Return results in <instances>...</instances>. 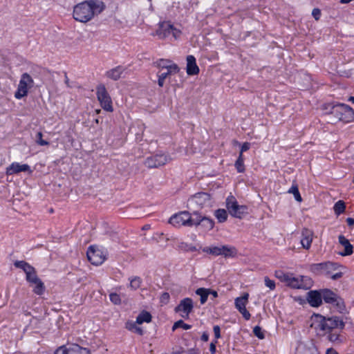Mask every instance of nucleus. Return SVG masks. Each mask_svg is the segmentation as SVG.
<instances>
[{
	"label": "nucleus",
	"instance_id": "60",
	"mask_svg": "<svg viewBox=\"0 0 354 354\" xmlns=\"http://www.w3.org/2000/svg\"><path fill=\"white\" fill-rule=\"evenodd\" d=\"M95 122H96V123H98V122H99V120H98V119H96V120H95Z\"/></svg>",
	"mask_w": 354,
	"mask_h": 354
},
{
	"label": "nucleus",
	"instance_id": "52",
	"mask_svg": "<svg viewBox=\"0 0 354 354\" xmlns=\"http://www.w3.org/2000/svg\"><path fill=\"white\" fill-rule=\"evenodd\" d=\"M160 299H161L162 301H169V293L168 292L162 293V295H161Z\"/></svg>",
	"mask_w": 354,
	"mask_h": 354
},
{
	"label": "nucleus",
	"instance_id": "42",
	"mask_svg": "<svg viewBox=\"0 0 354 354\" xmlns=\"http://www.w3.org/2000/svg\"><path fill=\"white\" fill-rule=\"evenodd\" d=\"M253 333L256 337H257L260 339H263L265 338L264 333L262 331L261 328L259 326H257L253 328Z\"/></svg>",
	"mask_w": 354,
	"mask_h": 354
},
{
	"label": "nucleus",
	"instance_id": "59",
	"mask_svg": "<svg viewBox=\"0 0 354 354\" xmlns=\"http://www.w3.org/2000/svg\"><path fill=\"white\" fill-rule=\"evenodd\" d=\"M100 112H101V110H100V109H96V110H95V113H96V114H99Z\"/></svg>",
	"mask_w": 354,
	"mask_h": 354
},
{
	"label": "nucleus",
	"instance_id": "50",
	"mask_svg": "<svg viewBox=\"0 0 354 354\" xmlns=\"http://www.w3.org/2000/svg\"><path fill=\"white\" fill-rule=\"evenodd\" d=\"M250 147V144L249 142H244L242 146H241V151L240 153H241V154H243V153L244 151H248Z\"/></svg>",
	"mask_w": 354,
	"mask_h": 354
},
{
	"label": "nucleus",
	"instance_id": "12",
	"mask_svg": "<svg viewBox=\"0 0 354 354\" xmlns=\"http://www.w3.org/2000/svg\"><path fill=\"white\" fill-rule=\"evenodd\" d=\"M188 205L192 207H208L211 205V196L206 192H198L188 199Z\"/></svg>",
	"mask_w": 354,
	"mask_h": 354
},
{
	"label": "nucleus",
	"instance_id": "21",
	"mask_svg": "<svg viewBox=\"0 0 354 354\" xmlns=\"http://www.w3.org/2000/svg\"><path fill=\"white\" fill-rule=\"evenodd\" d=\"M296 354H318L315 345L312 342H299L296 348Z\"/></svg>",
	"mask_w": 354,
	"mask_h": 354
},
{
	"label": "nucleus",
	"instance_id": "16",
	"mask_svg": "<svg viewBox=\"0 0 354 354\" xmlns=\"http://www.w3.org/2000/svg\"><path fill=\"white\" fill-rule=\"evenodd\" d=\"M169 158L165 154H156L148 157L145 160V165L148 168H156L165 165Z\"/></svg>",
	"mask_w": 354,
	"mask_h": 354
},
{
	"label": "nucleus",
	"instance_id": "27",
	"mask_svg": "<svg viewBox=\"0 0 354 354\" xmlns=\"http://www.w3.org/2000/svg\"><path fill=\"white\" fill-rule=\"evenodd\" d=\"M151 318L152 317L150 313L142 310L136 317V323L138 324H142L144 322L149 323L151 321Z\"/></svg>",
	"mask_w": 354,
	"mask_h": 354
},
{
	"label": "nucleus",
	"instance_id": "15",
	"mask_svg": "<svg viewBox=\"0 0 354 354\" xmlns=\"http://www.w3.org/2000/svg\"><path fill=\"white\" fill-rule=\"evenodd\" d=\"M88 260L93 265L102 264L105 260L102 251L95 246L91 245L86 252Z\"/></svg>",
	"mask_w": 354,
	"mask_h": 354
},
{
	"label": "nucleus",
	"instance_id": "19",
	"mask_svg": "<svg viewBox=\"0 0 354 354\" xmlns=\"http://www.w3.org/2000/svg\"><path fill=\"white\" fill-rule=\"evenodd\" d=\"M314 266L317 269L324 271L326 277L329 276L332 273H335L341 267L339 263L330 261L317 263L315 264Z\"/></svg>",
	"mask_w": 354,
	"mask_h": 354
},
{
	"label": "nucleus",
	"instance_id": "29",
	"mask_svg": "<svg viewBox=\"0 0 354 354\" xmlns=\"http://www.w3.org/2000/svg\"><path fill=\"white\" fill-rule=\"evenodd\" d=\"M196 294L200 296V301L201 304H204L208 298V288H199L196 290Z\"/></svg>",
	"mask_w": 354,
	"mask_h": 354
},
{
	"label": "nucleus",
	"instance_id": "47",
	"mask_svg": "<svg viewBox=\"0 0 354 354\" xmlns=\"http://www.w3.org/2000/svg\"><path fill=\"white\" fill-rule=\"evenodd\" d=\"M239 311L242 314V315L245 318V319L249 320L250 319L251 315L248 311V310L246 309L245 307L239 310Z\"/></svg>",
	"mask_w": 354,
	"mask_h": 354
},
{
	"label": "nucleus",
	"instance_id": "48",
	"mask_svg": "<svg viewBox=\"0 0 354 354\" xmlns=\"http://www.w3.org/2000/svg\"><path fill=\"white\" fill-rule=\"evenodd\" d=\"M213 330L214 333V336L216 340L221 337V328L218 325H216L213 327Z\"/></svg>",
	"mask_w": 354,
	"mask_h": 354
},
{
	"label": "nucleus",
	"instance_id": "2",
	"mask_svg": "<svg viewBox=\"0 0 354 354\" xmlns=\"http://www.w3.org/2000/svg\"><path fill=\"white\" fill-rule=\"evenodd\" d=\"M274 276L285 285L292 289L308 290L313 284V279L308 276L299 275L295 277L293 273L276 270Z\"/></svg>",
	"mask_w": 354,
	"mask_h": 354
},
{
	"label": "nucleus",
	"instance_id": "31",
	"mask_svg": "<svg viewBox=\"0 0 354 354\" xmlns=\"http://www.w3.org/2000/svg\"><path fill=\"white\" fill-rule=\"evenodd\" d=\"M214 216L219 223H223L227 218V213L224 209H218L216 210Z\"/></svg>",
	"mask_w": 354,
	"mask_h": 354
},
{
	"label": "nucleus",
	"instance_id": "5",
	"mask_svg": "<svg viewBox=\"0 0 354 354\" xmlns=\"http://www.w3.org/2000/svg\"><path fill=\"white\" fill-rule=\"evenodd\" d=\"M194 212L191 214L189 212L184 211L173 215L169 220V223L176 227L182 225L194 226Z\"/></svg>",
	"mask_w": 354,
	"mask_h": 354
},
{
	"label": "nucleus",
	"instance_id": "20",
	"mask_svg": "<svg viewBox=\"0 0 354 354\" xmlns=\"http://www.w3.org/2000/svg\"><path fill=\"white\" fill-rule=\"evenodd\" d=\"M28 172L32 173V170L30 167L27 164H19V162H12L8 167L6 169V174L7 175H14L19 174L20 172Z\"/></svg>",
	"mask_w": 354,
	"mask_h": 354
},
{
	"label": "nucleus",
	"instance_id": "8",
	"mask_svg": "<svg viewBox=\"0 0 354 354\" xmlns=\"http://www.w3.org/2000/svg\"><path fill=\"white\" fill-rule=\"evenodd\" d=\"M226 207L233 217L242 218L244 215L248 213V208L246 205H239L234 197H228L226 200Z\"/></svg>",
	"mask_w": 354,
	"mask_h": 354
},
{
	"label": "nucleus",
	"instance_id": "38",
	"mask_svg": "<svg viewBox=\"0 0 354 354\" xmlns=\"http://www.w3.org/2000/svg\"><path fill=\"white\" fill-rule=\"evenodd\" d=\"M170 75L167 72H159L158 74V86H160V87H162L164 86V84H165V79L169 76Z\"/></svg>",
	"mask_w": 354,
	"mask_h": 354
},
{
	"label": "nucleus",
	"instance_id": "34",
	"mask_svg": "<svg viewBox=\"0 0 354 354\" xmlns=\"http://www.w3.org/2000/svg\"><path fill=\"white\" fill-rule=\"evenodd\" d=\"M14 266L17 268L23 270L25 273L28 270H30L31 267H32L31 265L24 261H16L14 263Z\"/></svg>",
	"mask_w": 354,
	"mask_h": 354
},
{
	"label": "nucleus",
	"instance_id": "35",
	"mask_svg": "<svg viewBox=\"0 0 354 354\" xmlns=\"http://www.w3.org/2000/svg\"><path fill=\"white\" fill-rule=\"evenodd\" d=\"M178 328H182L184 330H189L192 328V326L185 323L182 319H180L174 324L172 330L174 331Z\"/></svg>",
	"mask_w": 354,
	"mask_h": 354
},
{
	"label": "nucleus",
	"instance_id": "7",
	"mask_svg": "<svg viewBox=\"0 0 354 354\" xmlns=\"http://www.w3.org/2000/svg\"><path fill=\"white\" fill-rule=\"evenodd\" d=\"M33 86L34 81L32 77L27 73H23L21 76L17 90L15 93V98L19 100L26 96L28 93V90Z\"/></svg>",
	"mask_w": 354,
	"mask_h": 354
},
{
	"label": "nucleus",
	"instance_id": "28",
	"mask_svg": "<svg viewBox=\"0 0 354 354\" xmlns=\"http://www.w3.org/2000/svg\"><path fill=\"white\" fill-rule=\"evenodd\" d=\"M137 324H138L136 323V321L135 322H132V321H128L126 323V328L127 330L132 331L133 333H136L140 335H142L143 330L142 329V328L138 326Z\"/></svg>",
	"mask_w": 354,
	"mask_h": 354
},
{
	"label": "nucleus",
	"instance_id": "32",
	"mask_svg": "<svg viewBox=\"0 0 354 354\" xmlns=\"http://www.w3.org/2000/svg\"><path fill=\"white\" fill-rule=\"evenodd\" d=\"M345 209H346L345 203L341 200H339L337 203H335V204L333 207L335 214L337 216L344 213L345 211Z\"/></svg>",
	"mask_w": 354,
	"mask_h": 354
},
{
	"label": "nucleus",
	"instance_id": "18",
	"mask_svg": "<svg viewBox=\"0 0 354 354\" xmlns=\"http://www.w3.org/2000/svg\"><path fill=\"white\" fill-rule=\"evenodd\" d=\"M322 299L326 303L330 304H336L338 308L342 310L344 308V303L342 301H337V295L333 291L326 289L322 293Z\"/></svg>",
	"mask_w": 354,
	"mask_h": 354
},
{
	"label": "nucleus",
	"instance_id": "24",
	"mask_svg": "<svg viewBox=\"0 0 354 354\" xmlns=\"http://www.w3.org/2000/svg\"><path fill=\"white\" fill-rule=\"evenodd\" d=\"M307 300L313 307H318L322 304V294L317 290H311L308 292Z\"/></svg>",
	"mask_w": 354,
	"mask_h": 354
},
{
	"label": "nucleus",
	"instance_id": "26",
	"mask_svg": "<svg viewBox=\"0 0 354 354\" xmlns=\"http://www.w3.org/2000/svg\"><path fill=\"white\" fill-rule=\"evenodd\" d=\"M339 243L344 248V251L339 252L342 256H349L353 252V246L350 243L349 241L344 236L339 235L338 237Z\"/></svg>",
	"mask_w": 354,
	"mask_h": 354
},
{
	"label": "nucleus",
	"instance_id": "1",
	"mask_svg": "<svg viewBox=\"0 0 354 354\" xmlns=\"http://www.w3.org/2000/svg\"><path fill=\"white\" fill-rule=\"evenodd\" d=\"M105 9L104 3L99 0H87L75 5L73 17L75 20L86 23Z\"/></svg>",
	"mask_w": 354,
	"mask_h": 354
},
{
	"label": "nucleus",
	"instance_id": "54",
	"mask_svg": "<svg viewBox=\"0 0 354 354\" xmlns=\"http://www.w3.org/2000/svg\"><path fill=\"white\" fill-rule=\"evenodd\" d=\"M209 339V334L207 332H204L201 335V340L203 342H207Z\"/></svg>",
	"mask_w": 354,
	"mask_h": 354
},
{
	"label": "nucleus",
	"instance_id": "4",
	"mask_svg": "<svg viewBox=\"0 0 354 354\" xmlns=\"http://www.w3.org/2000/svg\"><path fill=\"white\" fill-rule=\"evenodd\" d=\"M156 35L160 39L173 38L177 39L181 35V31L174 26L170 21H162L159 24Z\"/></svg>",
	"mask_w": 354,
	"mask_h": 354
},
{
	"label": "nucleus",
	"instance_id": "61",
	"mask_svg": "<svg viewBox=\"0 0 354 354\" xmlns=\"http://www.w3.org/2000/svg\"><path fill=\"white\" fill-rule=\"evenodd\" d=\"M55 354H56V351H55Z\"/></svg>",
	"mask_w": 354,
	"mask_h": 354
},
{
	"label": "nucleus",
	"instance_id": "57",
	"mask_svg": "<svg viewBox=\"0 0 354 354\" xmlns=\"http://www.w3.org/2000/svg\"><path fill=\"white\" fill-rule=\"evenodd\" d=\"M352 0H340V3H348L351 1Z\"/></svg>",
	"mask_w": 354,
	"mask_h": 354
},
{
	"label": "nucleus",
	"instance_id": "44",
	"mask_svg": "<svg viewBox=\"0 0 354 354\" xmlns=\"http://www.w3.org/2000/svg\"><path fill=\"white\" fill-rule=\"evenodd\" d=\"M109 299L114 304H120L121 303L120 297L117 293H111L109 295Z\"/></svg>",
	"mask_w": 354,
	"mask_h": 354
},
{
	"label": "nucleus",
	"instance_id": "53",
	"mask_svg": "<svg viewBox=\"0 0 354 354\" xmlns=\"http://www.w3.org/2000/svg\"><path fill=\"white\" fill-rule=\"evenodd\" d=\"M208 292H209V295L212 296V299H215L218 297V293L215 290L208 288Z\"/></svg>",
	"mask_w": 354,
	"mask_h": 354
},
{
	"label": "nucleus",
	"instance_id": "6",
	"mask_svg": "<svg viewBox=\"0 0 354 354\" xmlns=\"http://www.w3.org/2000/svg\"><path fill=\"white\" fill-rule=\"evenodd\" d=\"M319 318L320 321L319 322L317 328L322 331L323 334L329 333L334 329L343 328L344 326V323L337 317L326 319L320 316Z\"/></svg>",
	"mask_w": 354,
	"mask_h": 354
},
{
	"label": "nucleus",
	"instance_id": "22",
	"mask_svg": "<svg viewBox=\"0 0 354 354\" xmlns=\"http://www.w3.org/2000/svg\"><path fill=\"white\" fill-rule=\"evenodd\" d=\"M313 232L308 228H304L301 231V244L304 249L308 250L313 241Z\"/></svg>",
	"mask_w": 354,
	"mask_h": 354
},
{
	"label": "nucleus",
	"instance_id": "45",
	"mask_svg": "<svg viewBox=\"0 0 354 354\" xmlns=\"http://www.w3.org/2000/svg\"><path fill=\"white\" fill-rule=\"evenodd\" d=\"M265 285L270 290H274L276 287L274 281L270 279L268 277H264Z\"/></svg>",
	"mask_w": 354,
	"mask_h": 354
},
{
	"label": "nucleus",
	"instance_id": "9",
	"mask_svg": "<svg viewBox=\"0 0 354 354\" xmlns=\"http://www.w3.org/2000/svg\"><path fill=\"white\" fill-rule=\"evenodd\" d=\"M97 98L102 108L108 112L113 111L111 98L104 84H100L96 87Z\"/></svg>",
	"mask_w": 354,
	"mask_h": 354
},
{
	"label": "nucleus",
	"instance_id": "49",
	"mask_svg": "<svg viewBox=\"0 0 354 354\" xmlns=\"http://www.w3.org/2000/svg\"><path fill=\"white\" fill-rule=\"evenodd\" d=\"M312 15L316 20H318L321 16V11L319 8H314Z\"/></svg>",
	"mask_w": 354,
	"mask_h": 354
},
{
	"label": "nucleus",
	"instance_id": "14",
	"mask_svg": "<svg viewBox=\"0 0 354 354\" xmlns=\"http://www.w3.org/2000/svg\"><path fill=\"white\" fill-rule=\"evenodd\" d=\"M56 354H91V351L87 348L73 344L68 348L65 345L58 347L56 349Z\"/></svg>",
	"mask_w": 354,
	"mask_h": 354
},
{
	"label": "nucleus",
	"instance_id": "43",
	"mask_svg": "<svg viewBox=\"0 0 354 354\" xmlns=\"http://www.w3.org/2000/svg\"><path fill=\"white\" fill-rule=\"evenodd\" d=\"M171 61L169 59H160L157 62V65L159 68L164 69V68H166L168 65L171 64Z\"/></svg>",
	"mask_w": 354,
	"mask_h": 354
},
{
	"label": "nucleus",
	"instance_id": "23",
	"mask_svg": "<svg viewBox=\"0 0 354 354\" xmlns=\"http://www.w3.org/2000/svg\"><path fill=\"white\" fill-rule=\"evenodd\" d=\"M126 68L122 66H118L113 68H111L107 71L105 73L106 77L117 81L122 77H123V74L125 73Z\"/></svg>",
	"mask_w": 354,
	"mask_h": 354
},
{
	"label": "nucleus",
	"instance_id": "55",
	"mask_svg": "<svg viewBox=\"0 0 354 354\" xmlns=\"http://www.w3.org/2000/svg\"><path fill=\"white\" fill-rule=\"evenodd\" d=\"M346 223L349 227H352L354 225V219L353 218L348 217L346 218Z\"/></svg>",
	"mask_w": 354,
	"mask_h": 354
},
{
	"label": "nucleus",
	"instance_id": "58",
	"mask_svg": "<svg viewBox=\"0 0 354 354\" xmlns=\"http://www.w3.org/2000/svg\"><path fill=\"white\" fill-rule=\"evenodd\" d=\"M348 100H349L350 102H352L353 103H354V97H351L348 99Z\"/></svg>",
	"mask_w": 354,
	"mask_h": 354
},
{
	"label": "nucleus",
	"instance_id": "13",
	"mask_svg": "<svg viewBox=\"0 0 354 354\" xmlns=\"http://www.w3.org/2000/svg\"><path fill=\"white\" fill-rule=\"evenodd\" d=\"M193 308V300L191 298L187 297L180 301L179 304L176 306L174 310L176 313H179L183 318L188 319Z\"/></svg>",
	"mask_w": 354,
	"mask_h": 354
},
{
	"label": "nucleus",
	"instance_id": "17",
	"mask_svg": "<svg viewBox=\"0 0 354 354\" xmlns=\"http://www.w3.org/2000/svg\"><path fill=\"white\" fill-rule=\"evenodd\" d=\"M194 225H201L205 230H210L214 226V221L207 216L201 215L198 212H194Z\"/></svg>",
	"mask_w": 354,
	"mask_h": 354
},
{
	"label": "nucleus",
	"instance_id": "46",
	"mask_svg": "<svg viewBox=\"0 0 354 354\" xmlns=\"http://www.w3.org/2000/svg\"><path fill=\"white\" fill-rule=\"evenodd\" d=\"M343 276V272L341 271H336L335 273H332L328 277L330 278L333 280H337L340 278H342Z\"/></svg>",
	"mask_w": 354,
	"mask_h": 354
},
{
	"label": "nucleus",
	"instance_id": "56",
	"mask_svg": "<svg viewBox=\"0 0 354 354\" xmlns=\"http://www.w3.org/2000/svg\"><path fill=\"white\" fill-rule=\"evenodd\" d=\"M64 82H65V84H66L67 87H68V88L71 87V86L70 85L69 79H68L66 73H65V80H64Z\"/></svg>",
	"mask_w": 354,
	"mask_h": 354
},
{
	"label": "nucleus",
	"instance_id": "37",
	"mask_svg": "<svg viewBox=\"0 0 354 354\" xmlns=\"http://www.w3.org/2000/svg\"><path fill=\"white\" fill-rule=\"evenodd\" d=\"M289 193H292L297 201H301L302 198L299 192L297 185H292L288 191Z\"/></svg>",
	"mask_w": 354,
	"mask_h": 354
},
{
	"label": "nucleus",
	"instance_id": "40",
	"mask_svg": "<svg viewBox=\"0 0 354 354\" xmlns=\"http://www.w3.org/2000/svg\"><path fill=\"white\" fill-rule=\"evenodd\" d=\"M165 69L167 70V72L169 75L177 73H178V71L180 70V68L178 66V65L176 64H174V63H172V62L171 63V64L168 65L167 67Z\"/></svg>",
	"mask_w": 354,
	"mask_h": 354
},
{
	"label": "nucleus",
	"instance_id": "33",
	"mask_svg": "<svg viewBox=\"0 0 354 354\" xmlns=\"http://www.w3.org/2000/svg\"><path fill=\"white\" fill-rule=\"evenodd\" d=\"M234 165L238 172L241 173L245 171L243 155L241 153H239Z\"/></svg>",
	"mask_w": 354,
	"mask_h": 354
},
{
	"label": "nucleus",
	"instance_id": "51",
	"mask_svg": "<svg viewBox=\"0 0 354 354\" xmlns=\"http://www.w3.org/2000/svg\"><path fill=\"white\" fill-rule=\"evenodd\" d=\"M217 343V341L215 340L214 342H212L209 345V351L212 354H214L216 353V344Z\"/></svg>",
	"mask_w": 354,
	"mask_h": 354
},
{
	"label": "nucleus",
	"instance_id": "25",
	"mask_svg": "<svg viewBox=\"0 0 354 354\" xmlns=\"http://www.w3.org/2000/svg\"><path fill=\"white\" fill-rule=\"evenodd\" d=\"M187 73L189 75H195L199 73V68L196 64V58L193 55L187 57Z\"/></svg>",
	"mask_w": 354,
	"mask_h": 354
},
{
	"label": "nucleus",
	"instance_id": "30",
	"mask_svg": "<svg viewBox=\"0 0 354 354\" xmlns=\"http://www.w3.org/2000/svg\"><path fill=\"white\" fill-rule=\"evenodd\" d=\"M248 294H245L241 297H238L235 299L236 308L239 310L245 307L248 302Z\"/></svg>",
	"mask_w": 354,
	"mask_h": 354
},
{
	"label": "nucleus",
	"instance_id": "10",
	"mask_svg": "<svg viewBox=\"0 0 354 354\" xmlns=\"http://www.w3.org/2000/svg\"><path fill=\"white\" fill-rule=\"evenodd\" d=\"M26 279L30 284H35L33 292L37 295H41L45 292V286L38 277L35 268L32 266L26 273Z\"/></svg>",
	"mask_w": 354,
	"mask_h": 354
},
{
	"label": "nucleus",
	"instance_id": "3",
	"mask_svg": "<svg viewBox=\"0 0 354 354\" xmlns=\"http://www.w3.org/2000/svg\"><path fill=\"white\" fill-rule=\"evenodd\" d=\"M331 114L338 120L348 123L354 120V110L348 105L337 104L332 107Z\"/></svg>",
	"mask_w": 354,
	"mask_h": 354
},
{
	"label": "nucleus",
	"instance_id": "11",
	"mask_svg": "<svg viewBox=\"0 0 354 354\" xmlns=\"http://www.w3.org/2000/svg\"><path fill=\"white\" fill-rule=\"evenodd\" d=\"M203 251L214 256L223 255L225 257H234L237 253L234 247L228 245L205 247Z\"/></svg>",
	"mask_w": 354,
	"mask_h": 354
},
{
	"label": "nucleus",
	"instance_id": "41",
	"mask_svg": "<svg viewBox=\"0 0 354 354\" xmlns=\"http://www.w3.org/2000/svg\"><path fill=\"white\" fill-rule=\"evenodd\" d=\"M328 339L332 342H341L342 340L339 339V335L336 331L333 332V330L329 332L328 334Z\"/></svg>",
	"mask_w": 354,
	"mask_h": 354
},
{
	"label": "nucleus",
	"instance_id": "39",
	"mask_svg": "<svg viewBox=\"0 0 354 354\" xmlns=\"http://www.w3.org/2000/svg\"><path fill=\"white\" fill-rule=\"evenodd\" d=\"M42 137H43V133L41 131L38 132L36 134V140H35L36 143L40 146L49 145V142L48 141L43 140Z\"/></svg>",
	"mask_w": 354,
	"mask_h": 354
},
{
	"label": "nucleus",
	"instance_id": "36",
	"mask_svg": "<svg viewBox=\"0 0 354 354\" xmlns=\"http://www.w3.org/2000/svg\"><path fill=\"white\" fill-rule=\"evenodd\" d=\"M142 279L139 277H135L130 280V287L133 290H137L140 287Z\"/></svg>",
	"mask_w": 354,
	"mask_h": 354
}]
</instances>
